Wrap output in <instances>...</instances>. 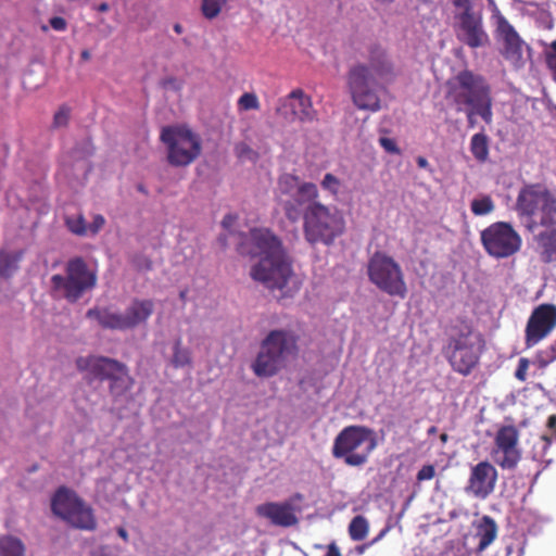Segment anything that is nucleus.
Returning a JSON list of instances; mask_svg holds the SVG:
<instances>
[{
  "label": "nucleus",
  "instance_id": "nucleus-1",
  "mask_svg": "<svg viewBox=\"0 0 556 556\" xmlns=\"http://www.w3.org/2000/svg\"><path fill=\"white\" fill-rule=\"evenodd\" d=\"M160 140L166 147V160L174 167H186L193 163L202 151L201 138L185 125L165 126Z\"/></svg>",
  "mask_w": 556,
  "mask_h": 556
},
{
  "label": "nucleus",
  "instance_id": "nucleus-2",
  "mask_svg": "<svg viewBox=\"0 0 556 556\" xmlns=\"http://www.w3.org/2000/svg\"><path fill=\"white\" fill-rule=\"evenodd\" d=\"M52 289L71 303L77 302L85 292L97 285L96 271L88 268L83 257L71 258L65 267V276L51 277Z\"/></svg>",
  "mask_w": 556,
  "mask_h": 556
},
{
  "label": "nucleus",
  "instance_id": "nucleus-3",
  "mask_svg": "<svg viewBox=\"0 0 556 556\" xmlns=\"http://www.w3.org/2000/svg\"><path fill=\"white\" fill-rule=\"evenodd\" d=\"M53 514L71 526L81 530H94L97 521L92 508L87 506L77 494L64 486L58 489L52 502Z\"/></svg>",
  "mask_w": 556,
  "mask_h": 556
},
{
  "label": "nucleus",
  "instance_id": "nucleus-4",
  "mask_svg": "<svg viewBox=\"0 0 556 556\" xmlns=\"http://www.w3.org/2000/svg\"><path fill=\"white\" fill-rule=\"evenodd\" d=\"M77 369L89 372L94 379L105 380L110 370L119 366V362L105 356H80L76 359Z\"/></svg>",
  "mask_w": 556,
  "mask_h": 556
},
{
  "label": "nucleus",
  "instance_id": "nucleus-5",
  "mask_svg": "<svg viewBox=\"0 0 556 556\" xmlns=\"http://www.w3.org/2000/svg\"><path fill=\"white\" fill-rule=\"evenodd\" d=\"M154 312V302L150 299L131 300L130 304L126 307L124 319L127 330L135 329L140 325L146 324Z\"/></svg>",
  "mask_w": 556,
  "mask_h": 556
},
{
  "label": "nucleus",
  "instance_id": "nucleus-6",
  "mask_svg": "<svg viewBox=\"0 0 556 556\" xmlns=\"http://www.w3.org/2000/svg\"><path fill=\"white\" fill-rule=\"evenodd\" d=\"M105 380L110 381L109 391L115 399L126 394L134 384V379L130 377L127 366L121 362L118 367L110 370Z\"/></svg>",
  "mask_w": 556,
  "mask_h": 556
},
{
  "label": "nucleus",
  "instance_id": "nucleus-7",
  "mask_svg": "<svg viewBox=\"0 0 556 556\" xmlns=\"http://www.w3.org/2000/svg\"><path fill=\"white\" fill-rule=\"evenodd\" d=\"M88 318L96 319L102 328L111 330H127L123 313L112 312L108 307H93L87 311Z\"/></svg>",
  "mask_w": 556,
  "mask_h": 556
},
{
  "label": "nucleus",
  "instance_id": "nucleus-8",
  "mask_svg": "<svg viewBox=\"0 0 556 556\" xmlns=\"http://www.w3.org/2000/svg\"><path fill=\"white\" fill-rule=\"evenodd\" d=\"M24 256V251L7 252L0 251V277L11 278L18 269V264Z\"/></svg>",
  "mask_w": 556,
  "mask_h": 556
},
{
  "label": "nucleus",
  "instance_id": "nucleus-9",
  "mask_svg": "<svg viewBox=\"0 0 556 556\" xmlns=\"http://www.w3.org/2000/svg\"><path fill=\"white\" fill-rule=\"evenodd\" d=\"M25 544L16 536H0V556H25Z\"/></svg>",
  "mask_w": 556,
  "mask_h": 556
},
{
  "label": "nucleus",
  "instance_id": "nucleus-10",
  "mask_svg": "<svg viewBox=\"0 0 556 556\" xmlns=\"http://www.w3.org/2000/svg\"><path fill=\"white\" fill-rule=\"evenodd\" d=\"M170 363L175 368L185 367L191 363L190 353L187 349L181 348L180 339H178L174 344V354Z\"/></svg>",
  "mask_w": 556,
  "mask_h": 556
},
{
  "label": "nucleus",
  "instance_id": "nucleus-11",
  "mask_svg": "<svg viewBox=\"0 0 556 556\" xmlns=\"http://www.w3.org/2000/svg\"><path fill=\"white\" fill-rule=\"evenodd\" d=\"M65 224L68 230L77 236H85L87 233V226L83 215L76 217H66Z\"/></svg>",
  "mask_w": 556,
  "mask_h": 556
},
{
  "label": "nucleus",
  "instance_id": "nucleus-12",
  "mask_svg": "<svg viewBox=\"0 0 556 556\" xmlns=\"http://www.w3.org/2000/svg\"><path fill=\"white\" fill-rule=\"evenodd\" d=\"M70 119V109L66 106L60 108V110L54 114L53 123L56 127L67 125Z\"/></svg>",
  "mask_w": 556,
  "mask_h": 556
},
{
  "label": "nucleus",
  "instance_id": "nucleus-13",
  "mask_svg": "<svg viewBox=\"0 0 556 556\" xmlns=\"http://www.w3.org/2000/svg\"><path fill=\"white\" fill-rule=\"evenodd\" d=\"M105 219L102 215L97 214L93 216L91 224L88 229L92 235H97L104 226Z\"/></svg>",
  "mask_w": 556,
  "mask_h": 556
},
{
  "label": "nucleus",
  "instance_id": "nucleus-14",
  "mask_svg": "<svg viewBox=\"0 0 556 556\" xmlns=\"http://www.w3.org/2000/svg\"><path fill=\"white\" fill-rule=\"evenodd\" d=\"M50 26L58 31H63L66 29V21L61 16H54L50 18Z\"/></svg>",
  "mask_w": 556,
  "mask_h": 556
},
{
  "label": "nucleus",
  "instance_id": "nucleus-15",
  "mask_svg": "<svg viewBox=\"0 0 556 556\" xmlns=\"http://www.w3.org/2000/svg\"><path fill=\"white\" fill-rule=\"evenodd\" d=\"M162 85H163L164 88H169V87L174 88V89H178L179 88V83L177 81L176 78H173V77L164 79Z\"/></svg>",
  "mask_w": 556,
  "mask_h": 556
},
{
  "label": "nucleus",
  "instance_id": "nucleus-16",
  "mask_svg": "<svg viewBox=\"0 0 556 556\" xmlns=\"http://www.w3.org/2000/svg\"><path fill=\"white\" fill-rule=\"evenodd\" d=\"M201 11L204 17L208 18V0H202Z\"/></svg>",
  "mask_w": 556,
  "mask_h": 556
},
{
  "label": "nucleus",
  "instance_id": "nucleus-17",
  "mask_svg": "<svg viewBox=\"0 0 556 556\" xmlns=\"http://www.w3.org/2000/svg\"><path fill=\"white\" fill-rule=\"evenodd\" d=\"M117 534H118V535H119V536H121L125 542H127V541H128V533H127V531H126V529H125V528H123V527L117 528Z\"/></svg>",
  "mask_w": 556,
  "mask_h": 556
},
{
  "label": "nucleus",
  "instance_id": "nucleus-18",
  "mask_svg": "<svg viewBox=\"0 0 556 556\" xmlns=\"http://www.w3.org/2000/svg\"><path fill=\"white\" fill-rule=\"evenodd\" d=\"M96 9H97L99 12L104 13V12H108V11H109L110 7H109V4H108L106 2H102V3H100Z\"/></svg>",
  "mask_w": 556,
  "mask_h": 556
},
{
  "label": "nucleus",
  "instance_id": "nucleus-19",
  "mask_svg": "<svg viewBox=\"0 0 556 556\" xmlns=\"http://www.w3.org/2000/svg\"><path fill=\"white\" fill-rule=\"evenodd\" d=\"M90 56H91V55H90V52H89L88 50H84V51H81V53H80V58H81V60H84V61H88V60L90 59Z\"/></svg>",
  "mask_w": 556,
  "mask_h": 556
},
{
  "label": "nucleus",
  "instance_id": "nucleus-20",
  "mask_svg": "<svg viewBox=\"0 0 556 556\" xmlns=\"http://www.w3.org/2000/svg\"><path fill=\"white\" fill-rule=\"evenodd\" d=\"M174 30H175V33H177L178 35H180V34L182 33V26H181L180 24L176 23V24L174 25Z\"/></svg>",
  "mask_w": 556,
  "mask_h": 556
},
{
  "label": "nucleus",
  "instance_id": "nucleus-21",
  "mask_svg": "<svg viewBox=\"0 0 556 556\" xmlns=\"http://www.w3.org/2000/svg\"><path fill=\"white\" fill-rule=\"evenodd\" d=\"M186 294H187V291H181L179 296L181 300H185L186 299Z\"/></svg>",
  "mask_w": 556,
  "mask_h": 556
}]
</instances>
